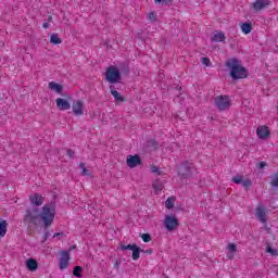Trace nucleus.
I'll return each instance as SVG.
<instances>
[{
    "label": "nucleus",
    "mask_w": 278,
    "mask_h": 278,
    "mask_svg": "<svg viewBox=\"0 0 278 278\" xmlns=\"http://www.w3.org/2000/svg\"><path fill=\"white\" fill-rule=\"evenodd\" d=\"M142 253H147L148 255H153V249L143 250Z\"/></svg>",
    "instance_id": "obj_42"
},
{
    "label": "nucleus",
    "mask_w": 278,
    "mask_h": 278,
    "mask_svg": "<svg viewBox=\"0 0 278 278\" xmlns=\"http://www.w3.org/2000/svg\"><path fill=\"white\" fill-rule=\"evenodd\" d=\"M270 186L274 190V192H278V173H275L273 176H270Z\"/></svg>",
    "instance_id": "obj_21"
},
{
    "label": "nucleus",
    "mask_w": 278,
    "mask_h": 278,
    "mask_svg": "<svg viewBox=\"0 0 278 278\" xmlns=\"http://www.w3.org/2000/svg\"><path fill=\"white\" fill-rule=\"evenodd\" d=\"M236 255V252H229L227 254L228 260H233V256Z\"/></svg>",
    "instance_id": "obj_43"
},
{
    "label": "nucleus",
    "mask_w": 278,
    "mask_h": 278,
    "mask_svg": "<svg viewBox=\"0 0 278 278\" xmlns=\"http://www.w3.org/2000/svg\"><path fill=\"white\" fill-rule=\"evenodd\" d=\"M60 236H64V232H55L53 235V238H60Z\"/></svg>",
    "instance_id": "obj_44"
},
{
    "label": "nucleus",
    "mask_w": 278,
    "mask_h": 278,
    "mask_svg": "<svg viewBox=\"0 0 278 278\" xmlns=\"http://www.w3.org/2000/svg\"><path fill=\"white\" fill-rule=\"evenodd\" d=\"M256 135L261 140H266V138L270 136V129L268 126H260L256 129Z\"/></svg>",
    "instance_id": "obj_13"
},
{
    "label": "nucleus",
    "mask_w": 278,
    "mask_h": 278,
    "mask_svg": "<svg viewBox=\"0 0 278 278\" xmlns=\"http://www.w3.org/2000/svg\"><path fill=\"white\" fill-rule=\"evenodd\" d=\"M66 155L70 157V160L75 159V151L73 149H67L66 150Z\"/></svg>",
    "instance_id": "obj_34"
},
{
    "label": "nucleus",
    "mask_w": 278,
    "mask_h": 278,
    "mask_svg": "<svg viewBox=\"0 0 278 278\" xmlns=\"http://www.w3.org/2000/svg\"><path fill=\"white\" fill-rule=\"evenodd\" d=\"M8 233V220L0 218V238H4Z\"/></svg>",
    "instance_id": "obj_20"
},
{
    "label": "nucleus",
    "mask_w": 278,
    "mask_h": 278,
    "mask_svg": "<svg viewBox=\"0 0 278 278\" xmlns=\"http://www.w3.org/2000/svg\"><path fill=\"white\" fill-rule=\"evenodd\" d=\"M200 62L204 65V66H212V62L210 61V58H201Z\"/></svg>",
    "instance_id": "obj_31"
},
{
    "label": "nucleus",
    "mask_w": 278,
    "mask_h": 278,
    "mask_svg": "<svg viewBox=\"0 0 278 278\" xmlns=\"http://www.w3.org/2000/svg\"><path fill=\"white\" fill-rule=\"evenodd\" d=\"M162 5H170L173 3V0H161Z\"/></svg>",
    "instance_id": "obj_41"
},
{
    "label": "nucleus",
    "mask_w": 278,
    "mask_h": 278,
    "mask_svg": "<svg viewBox=\"0 0 278 278\" xmlns=\"http://www.w3.org/2000/svg\"><path fill=\"white\" fill-rule=\"evenodd\" d=\"M175 201H177V198L175 197L167 198L165 201L166 210H173L175 207Z\"/></svg>",
    "instance_id": "obj_24"
},
{
    "label": "nucleus",
    "mask_w": 278,
    "mask_h": 278,
    "mask_svg": "<svg viewBox=\"0 0 278 278\" xmlns=\"http://www.w3.org/2000/svg\"><path fill=\"white\" fill-rule=\"evenodd\" d=\"M73 113L75 116H84V102L81 100H77L72 105Z\"/></svg>",
    "instance_id": "obj_12"
},
{
    "label": "nucleus",
    "mask_w": 278,
    "mask_h": 278,
    "mask_svg": "<svg viewBox=\"0 0 278 278\" xmlns=\"http://www.w3.org/2000/svg\"><path fill=\"white\" fill-rule=\"evenodd\" d=\"M228 250L230 253H236L238 251V247L236 245V243H229Z\"/></svg>",
    "instance_id": "obj_33"
},
{
    "label": "nucleus",
    "mask_w": 278,
    "mask_h": 278,
    "mask_svg": "<svg viewBox=\"0 0 278 278\" xmlns=\"http://www.w3.org/2000/svg\"><path fill=\"white\" fill-rule=\"evenodd\" d=\"M29 201H30L31 205H35L36 207H39V205H42V203H45V199L42 198V195H40L38 193L30 195Z\"/></svg>",
    "instance_id": "obj_16"
},
{
    "label": "nucleus",
    "mask_w": 278,
    "mask_h": 278,
    "mask_svg": "<svg viewBox=\"0 0 278 278\" xmlns=\"http://www.w3.org/2000/svg\"><path fill=\"white\" fill-rule=\"evenodd\" d=\"M126 164L129 168H136V166H140L142 164V159H140V155H128L126 159Z\"/></svg>",
    "instance_id": "obj_9"
},
{
    "label": "nucleus",
    "mask_w": 278,
    "mask_h": 278,
    "mask_svg": "<svg viewBox=\"0 0 278 278\" xmlns=\"http://www.w3.org/2000/svg\"><path fill=\"white\" fill-rule=\"evenodd\" d=\"M141 240H143L144 242H151V235L142 233L141 235Z\"/></svg>",
    "instance_id": "obj_36"
},
{
    "label": "nucleus",
    "mask_w": 278,
    "mask_h": 278,
    "mask_svg": "<svg viewBox=\"0 0 278 278\" xmlns=\"http://www.w3.org/2000/svg\"><path fill=\"white\" fill-rule=\"evenodd\" d=\"M164 226L167 231H175L179 227V219L175 215H167L164 220Z\"/></svg>",
    "instance_id": "obj_7"
},
{
    "label": "nucleus",
    "mask_w": 278,
    "mask_h": 278,
    "mask_svg": "<svg viewBox=\"0 0 278 278\" xmlns=\"http://www.w3.org/2000/svg\"><path fill=\"white\" fill-rule=\"evenodd\" d=\"M265 251H266V253H269L270 255H274V256H277V255H278V251L275 250V249H273L270 245H267V247L265 248Z\"/></svg>",
    "instance_id": "obj_30"
},
{
    "label": "nucleus",
    "mask_w": 278,
    "mask_h": 278,
    "mask_svg": "<svg viewBox=\"0 0 278 278\" xmlns=\"http://www.w3.org/2000/svg\"><path fill=\"white\" fill-rule=\"evenodd\" d=\"M48 88L50 90H53L54 92H56V94H62V90H64V86H62L55 81H50L48 85Z\"/></svg>",
    "instance_id": "obj_19"
},
{
    "label": "nucleus",
    "mask_w": 278,
    "mask_h": 278,
    "mask_svg": "<svg viewBox=\"0 0 278 278\" xmlns=\"http://www.w3.org/2000/svg\"><path fill=\"white\" fill-rule=\"evenodd\" d=\"M50 45H62V38L58 34H52L50 36Z\"/></svg>",
    "instance_id": "obj_26"
},
{
    "label": "nucleus",
    "mask_w": 278,
    "mask_h": 278,
    "mask_svg": "<svg viewBox=\"0 0 278 278\" xmlns=\"http://www.w3.org/2000/svg\"><path fill=\"white\" fill-rule=\"evenodd\" d=\"M225 40V33L220 31L212 37V42H223Z\"/></svg>",
    "instance_id": "obj_25"
},
{
    "label": "nucleus",
    "mask_w": 278,
    "mask_h": 278,
    "mask_svg": "<svg viewBox=\"0 0 278 278\" xmlns=\"http://www.w3.org/2000/svg\"><path fill=\"white\" fill-rule=\"evenodd\" d=\"M42 27L43 29H49V22L43 23Z\"/></svg>",
    "instance_id": "obj_45"
},
{
    "label": "nucleus",
    "mask_w": 278,
    "mask_h": 278,
    "mask_svg": "<svg viewBox=\"0 0 278 278\" xmlns=\"http://www.w3.org/2000/svg\"><path fill=\"white\" fill-rule=\"evenodd\" d=\"M79 168L83 170V175H90V173H88V169L86 168V163H79Z\"/></svg>",
    "instance_id": "obj_32"
},
{
    "label": "nucleus",
    "mask_w": 278,
    "mask_h": 278,
    "mask_svg": "<svg viewBox=\"0 0 278 278\" xmlns=\"http://www.w3.org/2000/svg\"><path fill=\"white\" fill-rule=\"evenodd\" d=\"M115 268H118V266H121V262L119 261H116L115 264H114Z\"/></svg>",
    "instance_id": "obj_47"
},
{
    "label": "nucleus",
    "mask_w": 278,
    "mask_h": 278,
    "mask_svg": "<svg viewBox=\"0 0 278 278\" xmlns=\"http://www.w3.org/2000/svg\"><path fill=\"white\" fill-rule=\"evenodd\" d=\"M121 251H132V260L134 262H137V260H140V253H142V250L140 247H138L137 243L134 244H121L119 247Z\"/></svg>",
    "instance_id": "obj_5"
},
{
    "label": "nucleus",
    "mask_w": 278,
    "mask_h": 278,
    "mask_svg": "<svg viewBox=\"0 0 278 278\" xmlns=\"http://www.w3.org/2000/svg\"><path fill=\"white\" fill-rule=\"evenodd\" d=\"M111 94L114 97L116 103H125L127 100L121 93L116 90V87L114 85L110 86Z\"/></svg>",
    "instance_id": "obj_15"
},
{
    "label": "nucleus",
    "mask_w": 278,
    "mask_h": 278,
    "mask_svg": "<svg viewBox=\"0 0 278 278\" xmlns=\"http://www.w3.org/2000/svg\"><path fill=\"white\" fill-rule=\"evenodd\" d=\"M215 104L217 105L219 112H225V110H228V108L231 106V101H229L228 96H218L215 99Z\"/></svg>",
    "instance_id": "obj_6"
},
{
    "label": "nucleus",
    "mask_w": 278,
    "mask_h": 278,
    "mask_svg": "<svg viewBox=\"0 0 278 278\" xmlns=\"http://www.w3.org/2000/svg\"><path fill=\"white\" fill-rule=\"evenodd\" d=\"M47 21L48 23H53V16L49 15Z\"/></svg>",
    "instance_id": "obj_46"
},
{
    "label": "nucleus",
    "mask_w": 278,
    "mask_h": 278,
    "mask_svg": "<svg viewBox=\"0 0 278 278\" xmlns=\"http://www.w3.org/2000/svg\"><path fill=\"white\" fill-rule=\"evenodd\" d=\"M25 264L30 273H36V270H38V261H36V258H28Z\"/></svg>",
    "instance_id": "obj_18"
},
{
    "label": "nucleus",
    "mask_w": 278,
    "mask_h": 278,
    "mask_svg": "<svg viewBox=\"0 0 278 278\" xmlns=\"http://www.w3.org/2000/svg\"><path fill=\"white\" fill-rule=\"evenodd\" d=\"M266 166H268V163H266V162H264V161L260 162V163L256 165V167L260 168V170L266 168Z\"/></svg>",
    "instance_id": "obj_39"
},
{
    "label": "nucleus",
    "mask_w": 278,
    "mask_h": 278,
    "mask_svg": "<svg viewBox=\"0 0 278 278\" xmlns=\"http://www.w3.org/2000/svg\"><path fill=\"white\" fill-rule=\"evenodd\" d=\"M73 249H75V245H73V247L70 249V251H73Z\"/></svg>",
    "instance_id": "obj_49"
},
{
    "label": "nucleus",
    "mask_w": 278,
    "mask_h": 278,
    "mask_svg": "<svg viewBox=\"0 0 278 278\" xmlns=\"http://www.w3.org/2000/svg\"><path fill=\"white\" fill-rule=\"evenodd\" d=\"M119 73L121 75H127L129 73V65L125 64V63H122L119 64Z\"/></svg>",
    "instance_id": "obj_28"
},
{
    "label": "nucleus",
    "mask_w": 278,
    "mask_h": 278,
    "mask_svg": "<svg viewBox=\"0 0 278 278\" xmlns=\"http://www.w3.org/2000/svg\"><path fill=\"white\" fill-rule=\"evenodd\" d=\"M55 219V202H50L42 206V210L38 207L27 208L25 211V215L23 218L24 225L28 229H36L42 220L46 229L53 225V220Z\"/></svg>",
    "instance_id": "obj_1"
},
{
    "label": "nucleus",
    "mask_w": 278,
    "mask_h": 278,
    "mask_svg": "<svg viewBox=\"0 0 278 278\" xmlns=\"http://www.w3.org/2000/svg\"><path fill=\"white\" fill-rule=\"evenodd\" d=\"M81 273H84V267H81V266L74 267V269H73L74 277L81 278L83 277Z\"/></svg>",
    "instance_id": "obj_27"
},
{
    "label": "nucleus",
    "mask_w": 278,
    "mask_h": 278,
    "mask_svg": "<svg viewBox=\"0 0 278 278\" xmlns=\"http://www.w3.org/2000/svg\"><path fill=\"white\" fill-rule=\"evenodd\" d=\"M193 165L189 161H185L178 166V175L182 177V179H188V177L192 176Z\"/></svg>",
    "instance_id": "obj_4"
},
{
    "label": "nucleus",
    "mask_w": 278,
    "mask_h": 278,
    "mask_svg": "<svg viewBox=\"0 0 278 278\" xmlns=\"http://www.w3.org/2000/svg\"><path fill=\"white\" fill-rule=\"evenodd\" d=\"M270 3V0H255V2L252 4V11L260 12L261 10H265V8H268Z\"/></svg>",
    "instance_id": "obj_10"
},
{
    "label": "nucleus",
    "mask_w": 278,
    "mask_h": 278,
    "mask_svg": "<svg viewBox=\"0 0 278 278\" xmlns=\"http://www.w3.org/2000/svg\"><path fill=\"white\" fill-rule=\"evenodd\" d=\"M232 182L237 185L241 184L245 190H249V188L253 186L251 179H242V176L239 175L232 177Z\"/></svg>",
    "instance_id": "obj_11"
},
{
    "label": "nucleus",
    "mask_w": 278,
    "mask_h": 278,
    "mask_svg": "<svg viewBox=\"0 0 278 278\" xmlns=\"http://www.w3.org/2000/svg\"><path fill=\"white\" fill-rule=\"evenodd\" d=\"M46 231L43 233V237H42V243L47 242V240H49V230H47V227H45Z\"/></svg>",
    "instance_id": "obj_40"
},
{
    "label": "nucleus",
    "mask_w": 278,
    "mask_h": 278,
    "mask_svg": "<svg viewBox=\"0 0 278 278\" xmlns=\"http://www.w3.org/2000/svg\"><path fill=\"white\" fill-rule=\"evenodd\" d=\"M154 3L160 4L162 3V0H154Z\"/></svg>",
    "instance_id": "obj_48"
},
{
    "label": "nucleus",
    "mask_w": 278,
    "mask_h": 278,
    "mask_svg": "<svg viewBox=\"0 0 278 278\" xmlns=\"http://www.w3.org/2000/svg\"><path fill=\"white\" fill-rule=\"evenodd\" d=\"M121 71L118 67L111 65L106 68L105 81H109V84H121Z\"/></svg>",
    "instance_id": "obj_3"
},
{
    "label": "nucleus",
    "mask_w": 278,
    "mask_h": 278,
    "mask_svg": "<svg viewBox=\"0 0 278 278\" xmlns=\"http://www.w3.org/2000/svg\"><path fill=\"white\" fill-rule=\"evenodd\" d=\"M241 31L245 35L251 34L253 31V25L249 22L241 24Z\"/></svg>",
    "instance_id": "obj_22"
},
{
    "label": "nucleus",
    "mask_w": 278,
    "mask_h": 278,
    "mask_svg": "<svg viewBox=\"0 0 278 278\" xmlns=\"http://www.w3.org/2000/svg\"><path fill=\"white\" fill-rule=\"evenodd\" d=\"M56 108L61 110V112H64L66 110H71V102L64 98H58L56 99Z\"/></svg>",
    "instance_id": "obj_14"
},
{
    "label": "nucleus",
    "mask_w": 278,
    "mask_h": 278,
    "mask_svg": "<svg viewBox=\"0 0 278 278\" xmlns=\"http://www.w3.org/2000/svg\"><path fill=\"white\" fill-rule=\"evenodd\" d=\"M255 216L263 223V225H266V208H264V206H258L256 208Z\"/></svg>",
    "instance_id": "obj_17"
},
{
    "label": "nucleus",
    "mask_w": 278,
    "mask_h": 278,
    "mask_svg": "<svg viewBox=\"0 0 278 278\" xmlns=\"http://www.w3.org/2000/svg\"><path fill=\"white\" fill-rule=\"evenodd\" d=\"M148 18L151 21V23H155V21H157V15H155V12H151Z\"/></svg>",
    "instance_id": "obj_35"
},
{
    "label": "nucleus",
    "mask_w": 278,
    "mask_h": 278,
    "mask_svg": "<svg viewBox=\"0 0 278 278\" xmlns=\"http://www.w3.org/2000/svg\"><path fill=\"white\" fill-rule=\"evenodd\" d=\"M226 67L230 70L229 76L233 81H238V79H247V77H249V70L242 66V61L236 58L227 60Z\"/></svg>",
    "instance_id": "obj_2"
},
{
    "label": "nucleus",
    "mask_w": 278,
    "mask_h": 278,
    "mask_svg": "<svg viewBox=\"0 0 278 278\" xmlns=\"http://www.w3.org/2000/svg\"><path fill=\"white\" fill-rule=\"evenodd\" d=\"M168 90H176V97H181V86L179 85H175V86H172L170 88H168Z\"/></svg>",
    "instance_id": "obj_29"
},
{
    "label": "nucleus",
    "mask_w": 278,
    "mask_h": 278,
    "mask_svg": "<svg viewBox=\"0 0 278 278\" xmlns=\"http://www.w3.org/2000/svg\"><path fill=\"white\" fill-rule=\"evenodd\" d=\"M151 173H155L156 175H162V172H160V167L155 165L151 166Z\"/></svg>",
    "instance_id": "obj_38"
},
{
    "label": "nucleus",
    "mask_w": 278,
    "mask_h": 278,
    "mask_svg": "<svg viewBox=\"0 0 278 278\" xmlns=\"http://www.w3.org/2000/svg\"><path fill=\"white\" fill-rule=\"evenodd\" d=\"M59 258V268L60 270H66L68 268V260H71L70 251H61Z\"/></svg>",
    "instance_id": "obj_8"
},
{
    "label": "nucleus",
    "mask_w": 278,
    "mask_h": 278,
    "mask_svg": "<svg viewBox=\"0 0 278 278\" xmlns=\"http://www.w3.org/2000/svg\"><path fill=\"white\" fill-rule=\"evenodd\" d=\"M152 188L156 192H162V190H164V185L162 184L161 179H156L152 182Z\"/></svg>",
    "instance_id": "obj_23"
},
{
    "label": "nucleus",
    "mask_w": 278,
    "mask_h": 278,
    "mask_svg": "<svg viewBox=\"0 0 278 278\" xmlns=\"http://www.w3.org/2000/svg\"><path fill=\"white\" fill-rule=\"evenodd\" d=\"M148 142H149L150 147H153L154 149H157V147H159L157 140L150 139Z\"/></svg>",
    "instance_id": "obj_37"
}]
</instances>
